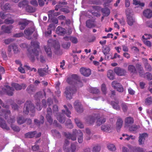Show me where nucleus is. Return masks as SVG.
<instances>
[{
	"mask_svg": "<svg viewBox=\"0 0 152 152\" xmlns=\"http://www.w3.org/2000/svg\"><path fill=\"white\" fill-rule=\"evenodd\" d=\"M64 107L65 108L66 111L63 110H62V115L63 114H66L67 117H70V115L71 113V112L69 110L66 105H64Z\"/></svg>",
	"mask_w": 152,
	"mask_h": 152,
	"instance_id": "obj_34",
	"label": "nucleus"
},
{
	"mask_svg": "<svg viewBox=\"0 0 152 152\" xmlns=\"http://www.w3.org/2000/svg\"><path fill=\"white\" fill-rule=\"evenodd\" d=\"M86 26L89 28L94 27L96 25L94 23V20H88L86 22Z\"/></svg>",
	"mask_w": 152,
	"mask_h": 152,
	"instance_id": "obj_31",
	"label": "nucleus"
},
{
	"mask_svg": "<svg viewBox=\"0 0 152 152\" xmlns=\"http://www.w3.org/2000/svg\"><path fill=\"white\" fill-rule=\"evenodd\" d=\"M146 77L147 79L149 80L152 79V74L149 72H146L145 73Z\"/></svg>",
	"mask_w": 152,
	"mask_h": 152,
	"instance_id": "obj_62",
	"label": "nucleus"
},
{
	"mask_svg": "<svg viewBox=\"0 0 152 152\" xmlns=\"http://www.w3.org/2000/svg\"><path fill=\"white\" fill-rule=\"evenodd\" d=\"M12 28V26H7L3 25L1 26V29L3 32L9 34L11 32V30Z\"/></svg>",
	"mask_w": 152,
	"mask_h": 152,
	"instance_id": "obj_20",
	"label": "nucleus"
},
{
	"mask_svg": "<svg viewBox=\"0 0 152 152\" xmlns=\"http://www.w3.org/2000/svg\"><path fill=\"white\" fill-rule=\"evenodd\" d=\"M107 148L109 150L112 151H114L116 150L115 145L113 144H108L107 145Z\"/></svg>",
	"mask_w": 152,
	"mask_h": 152,
	"instance_id": "obj_47",
	"label": "nucleus"
},
{
	"mask_svg": "<svg viewBox=\"0 0 152 152\" xmlns=\"http://www.w3.org/2000/svg\"><path fill=\"white\" fill-rule=\"evenodd\" d=\"M37 132H28L25 134V136L26 138H32L35 137V135L36 134Z\"/></svg>",
	"mask_w": 152,
	"mask_h": 152,
	"instance_id": "obj_38",
	"label": "nucleus"
},
{
	"mask_svg": "<svg viewBox=\"0 0 152 152\" xmlns=\"http://www.w3.org/2000/svg\"><path fill=\"white\" fill-rule=\"evenodd\" d=\"M12 49L15 54L18 53L19 52L17 45H13Z\"/></svg>",
	"mask_w": 152,
	"mask_h": 152,
	"instance_id": "obj_61",
	"label": "nucleus"
},
{
	"mask_svg": "<svg viewBox=\"0 0 152 152\" xmlns=\"http://www.w3.org/2000/svg\"><path fill=\"white\" fill-rule=\"evenodd\" d=\"M114 71L117 75L120 76L125 75L126 73V70L119 67H115Z\"/></svg>",
	"mask_w": 152,
	"mask_h": 152,
	"instance_id": "obj_10",
	"label": "nucleus"
},
{
	"mask_svg": "<svg viewBox=\"0 0 152 152\" xmlns=\"http://www.w3.org/2000/svg\"><path fill=\"white\" fill-rule=\"evenodd\" d=\"M1 56L3 59L4 60H6L7 59V56L6 54V52L5 50L2 49L1 51Z\"/></svg>",
	"mask_w": 152,
	"mask_h": 152,
	"instance_id": "obj_57",
	"label": "nucleus"
},
{
	"mask_svg": "<svg viewBox=\"0 0 152 152\" xmlns=\"http://www.w3.org/2000/svg\"><path fill=\"white\" fill-rule=\"evenodd\" d=\"M113 129V127L110 124H105L101 126V130L104 132H109V131Z\"/></svg>",
	"mask_w": 152,
	"mask_h": 152,
	"instance_id": "obj_19",
	"label": "nucleus"
},
{
	"mask_svg": "<svg viewBox=\"0 0 152 152\" xmlns=\"http://www.w3.org/2000/svg\"><path fill=\"white\" fill-rule=\"evenodd\" d=\"M17 121L19 124H21L25 122V119L22 116H19L17 118Z\"/></svg>",
	"mask_w": 152,
	"mask_h": 152,
	"instance_id": "obj_41",
	"label": "nucleus"
},
{
	"mask_svg": "<svg viewBox=\"0 0 152 152\" xmlns=\"http://www.w3.org/2000/svg\"><path fill=\"white\" fill-rule=\"evenodd\" d=\"M75 123L77 126L81 129L84 128V125L81 121L78 118H75Z\"/></svg>",
	"mask_w": 152,
	"mask_h": 152,
	"instance_id": "obj_39",
	"label": "nucleus"
},
{
	"mask_svg": "<svg viewBox=\"0 0 152 152\" xmlns=\"http://www.w3.org/2000/svg\"><path fill=\"white\" fill-rule=\"evenodd\" d=\"M12 87L17 91L20 90L22 89H24L26 87V85L25 84L22 83L20 85L17 83H13L12 84Z\"/></svg>",
	"mask_w": 152,
	"mask_h": 152,
	"instance_id": "obj_13",
	"label": "nucleus"
},
{
	"mask_svg": "<svg viewBox=\"0 0 152 152\" xmlns=\"http://www.w3.org/2000/svg\"><path fill=\"white\" fill-rule=\"evenodd\" d=\"M51 132L54 136H56L58 137H60V133L56 129H53L51 130Z\"/></svg>",
	"mask_w": 152,
	"mask_h": 152,
	"instance_id": "obj_53",
	"label": "nucleus"
},
{
	"mask_svg": "<svg viewBox=\"0 0 152 152\" xmlns=\"http://www.w3.org/2000/svg\"><path fill=\"white\" fill-rule=\"evenodd\" d=\"M107 76L110 80H113L114 79V74L112 70H110L108 71L107 73Z\"/></svg>",
	"mask_w": 152,
	"mask_h": 152,
	"instance_id": "obj_42",
	"label": "nucleus"
},
{
	"mask_svg": "<svg viewBox=\"0 0 152 152\" xmlns=\"http://www.w3.org/2000/svg\"><path fill=\"white\" fill-rule=\"evenodd\" d=\"M47 72V69L45 68H40L38 70V72L40 76H44Z\"/></svg>",
	"mask_w": 152,
	"mask_h": 152,
	"instance_id": "obj_33",
	"label": "nucleus"
},
{
	"mask_svg": "<svg viewBox=\"0 0 152 152\" xmlns=\"http://www.w3.org/2000/svg\"><path fill=\"white\" fill-rule=\"evenodd\" d=\"M101 90L102 92L104 94L107 93V89L105 84H103L102 85Z\"/></svg>",
	"mask_w": 152,
	"mask_h": 152,
	"instance_id": "obj_59",
	"label": "nucleus"
},
{
	"mask_svg": "<svg viewBox=\"0 0 152 152\" xmlns=\"http://www.w3.org/2000/svg\"><path fill=\"white\" fill-rule=\"evenodd\" d=\"M124 121L125 126L129 127L134 123V119L132 117L129 116L126 117Z\"/></svg>",
	"mask_w": 152,
	"mask_h": 152,
	"instance_id": "obj_15",
	"label": "nucleus"
},
{
	"mask_svg": "<svg viewBox=\"0 0 152 152\" xmlns=\"http://www.w3.org/2000/svg\"><path fill=\"white\" fill-rule=\"evenodd\" d=\"M11 127L12 129L15 131L19 132L20 130V129L19 127L14 125H11Z\"/></svg>",
	"mask_w": 152,
	"mask_h": 152,
	"instance_id": "obj_58",
	"label": "nucleus"
},
{
	"mask_svg": "<svg viewBox=\"0 0 152 152\" xmlns=\"http://www.w3.org/2000/svg\"><path fill=\"white\" fill-rule=\"evenodd\" d=\"M4 114L5 118L7 119L8 117V115L10 116V111L9 110H5L2 109L0 110V116L3 115Z\"/></svg>",
	"mask_w": 152,
	"mask_h": 152,
	"instance_id": "obj_26",
	"label": "nucleus"
},
{
	"mask_svg": "<svg viewBox=\"0 0 152 152\" xmlns=\"http://www.w3.org/2000/svg\"><path fill=\"white\" fill-rule=\"evenodd\" d=\"M28 4V1L26 0H24L19 2L18 6L20 8H26Z\"/></svg>",
	"mask_w": 152,
	"mask_h": 152,
	"instance_id": "obj_36",
	"label": "nucleus"
},
{
	"mask_svg": "<svg viewBox=\"0 0 152 152\" xmlns=\"http://www.w3.org/2000/svg\"><path fill=\"white\" fill-rule=\"evenodd\" d=\"M127 22L129 25L132 26L134 23L135 22V19L132 16H129L127 17Z\"/></svg>",
	"mask_w": 152,
	"mask_h": 152,
	"instance_id": "obj_35",
	"label": "nucleus"
},
{
	"mask_svg": "<svg viewBox=\"0 0 152 152\" xmlns=\"http://www.w3.org/2000/svg\"><path fill=\"white\" fill-rule=\"evenodd\" d=\"M0 126L7 130H9L10 129V128L7 126L5 121L1 118H0Z\"/></svg>",
	"mask_w": 152,
	"mask_h": 152,
	"instance_id": "obj_22",
	"label": "nucleus"
},
{
	"mask_svg": "<svg viewBox=\"0 0 152 152\" xmlns=\"http://www.w3.org/2000/svg\"><path fill=\"white\" fill-rule=\"evenodd\" d=\"M90 92L93 94H98L100 92L99 90L96 88H93L91 89Z\"/></svg>",
	"mask_w": 152,
	"mask_h": 152,
	"instance_id": "obj_56",
	"label": "nucleus"
},
{
	"mask_svg": "<svg viewBox=\"0 0 152 152\" xmlns=\"http://www.w3.org/2000/svg\"><path fill=\"white\" fill-rule=\"evenodd\" d=\"M71 45V43L69 42H64L62 45V47L65 49H68L69 48Z\"/></svg>",
	"mask_w": 152,
	"mask_h": 152,
	"instance_id": "obj_48",
	"label": "nucleus"
},
{
	"mask_svg": "<svg viewBox=\"0 0 152 152\" xmlns=\"http://www.w3.org/2000/svg\"><path fill=\"white\" fill-rule=\"evenodd\" d=\"M35 28L34 27H31L26 28L24 31V33L26 36H28L27 38L28 39H31V37L29 36L31 35L34 31Z\"/></svg>",
	"mask_w": 152,
	"mask_h": 152,
	"instance_id": "obj_12",
	"label": "nucleus"
},
{
	"mask_svg": "<svg viewBox=\"0 0 152 152\" xmlns=\"http://www.w3.org/2000/svg\"><path fill=\"white\" fill-rule=\"evenodd\" d=\"M66 81L70 84L76 85L77 86L80 87L82 86V83L78 77L75 74L73 75L68 77Z\"/></svg>",
	"mask_w": 152,
	"mask_h": 152,
	"instance_id": "obj_2",
	"label": "nucleus"
},
{
	"mask_svg": "<svg viewBox=\"0 0 152 152\" xmlns=\"http://www.w3.org/2000/svg\"><path fill=\"white\" fill-rule=\"evenodd\" d=\"M78 135L77 140L78 142L81 143L83 141V134L80 130H78L77 132Z\"/></svg>",
	"mask_w": 152,
	"mask_h": 152,
	"instance_id": "obj_29",
	"label": "nucleus"
},
{
	"mask_svg": "<svg viewBox=\"0 0 152 152\" xmlns=\"http://www.w3.org/2000/svg\"><path fill=\"white\" fill-rule=\"evenodd\" d=\"M74 107L77 112L81 113L83 111V106L78 100L76 101L74 104Z\"/></svg>",
	"mask_w": 152,
	"mask_h": 152,
	"instance_id": "obj_11",
	"label": "nucleus"
},
{
	"mask_svg": "<svg viewBox=\"0 0 152 152\" xmlns=\"http://www.w3.org/2000/svg\"><path fill=\"white\" fill-rule=\"evenodd\" d=\"M144 66L146 71L151 72L152 70V68L151 66L148 62L147 59H145L144 62Z\"/></svg>",
	"mask_w": 152,
	"mask_h": 152,
	"instance_id": "obj_28",
	"label": "nucleus"
},
{
	"mask_svg": "<svg viewBox=\"0 0 152 152\" xmlns=\"http://www.w3.org/2000/svg\"><path fill=\"white\" fill-rule=\"evenodd\" d=\"M36 90V88L33 85H30L27 88L26 91L27 92L31 94H33Z\"/></svg>",
	"mask_w": 152,
	"mask_h": 152,
	"instance_id": "obj_27",
	"label": "nucleus"
},
{
	"mask_svg": "<svg viewBox=\"0 0 152 152\" xmlns=\"http://www.w3.org/2000/svg\"><path fill=\"white\" fill-rule=\"evenodd\" d=\"M121 106L123 112L124 113L126 112L128 108V104L125 103H123L121 104Z\"/></svg>",
	"mask_w": 152,
	"mask_h": 152,
	"instance_id": "obj_46",
	"label": "nucleus"
},
{
	"mask_svg": "<svg viewBox=\"0 0 152 152\" xmlns=\"http://www.w3.org/2000/svg\"><path fill=\"white\" fill-rule=\"evenodd\" d=\"M101 150V147L99 145L94 146L92 148L93 152H99Z\"/></svg>",
	"mask_w": 152,
	"mask_h": 152,
	"instance_id": "obj_51",
	"label": "nucleus"
},
{
	"mask_svg": "<svg viewBox=\"0 0 152 152\" xmlns=\"http://www.w3.org/2000/svg\"><path fill=\"white\" fill-rule=\"evenodd\" d=\"M52 112L51 109L50 107L47 109V114L46 115V118L47 121L50 124H52L53 122V119L52 118Z\"/></svg>",
	"mask_w": 152,
	"mask_h": 152,
	"instance_id": "obj_8",
	"label": "nucleus"
},
{
	"mask_svg": "<svg viewBox=\"0 0 152 152\" xmlns=\"http://www.w3.org/2000/svg\"><path fill=\"white\" fill-rule=\"evenodd\" d=\"M152 102V99L151 97H149L146 99L145 103L146 104L149 105L151 104Z\"/></svg>",
	"mask_w": 152,
	"mask_h": 152,
	"instance_id": "obj_63",
	"label": "nucleus"
},
{
	"mask_svg": "<svg viewBox=\"0 0 152 152\" xmlns=\"http://www.w3.org/2000/svg\"><path fill=\"white\" fill-rule=\"evenodd\" d=\"M112 86L114 89H116L117 90L120 92H122L124 91V88L123 86L117 81H113L111 83Z\"/></svg>",
	"mask_w": 152,
	"mask_h": 152,
	"instance_id": "obj_9",
	"label": "nucleus"
},
{
	"mask_svg": "<svg viewBox=\"0 0 152 152\" xmlns=\"http://www.w3.org/2000/svg\"><path fill=\"white\" fill-rule=\"evenodd\" d=\"M53 47L56 50H58L60 48L59 43L58 41L54 42L53 43Z\"/></svg>",
	"mask_w": 152,
	"mask_h": 152,
	"instance_id": "obj_49",
	"label": "nucleus"
},
{
	"mask_svg": "<svg viewBox=\"0 0 152 152\" xmlns=\"http://www.w3.org/2000/svg\"><path fill=\"white\" fill-rule=\"evenodd\" d=\"M133 4L136 5H139L142 7H144L145 5L144 3H141L140 1L138 0H133Z\"/></svg>",
	"mask_w": 152,
	"mask_h": 152,
	"instance_id": "obj_52",
	"label": "nucleus"
},
{
	"mask_svg": "<svg viewBox=\"0 0 152 152\" xmlns=\"http://www.w3.org/2000/svg\"><path fill=\"white\" fill-rule=\"evenodd\" d=\"M98 116V113L94 114L87 116L85 118L86 123L89 125H93Z\"/></svg>",
	"mask_w": 152,
	"mask_h": 152,
	"instance_id": "obj_6",
	"label": "nucleus"
},
{
	"mask_svg": "<svg viewBox=\"0 0 152 152\" xmlns=\"http://www.w3.org/2000/svg\"><path fill=\"white\" fill-rule=\"evenodd\" d=\"M133 11L132 9L127 8L126 10V14L127 17L129 16H131Z\"/></svg>",
	"mask_w": 152,
	"mask_h": 152,
	"instance_id": "obj_54",
	"label": "nucleus"
},
{
	"mask_svg": "<svg viewBox=\"0 0 152 152\" xmlns=\"http://www.w3.org/2000/svg\"><path fill=\"white\" fill-rule=\"evenodd\" d=\"M148 137V134L145 133L142 134H140L138 141L140 145H142L144 143L145 137Z\"/></svg>",
	"mask_w": 152,
	"mask_h": 152,
	"instance_id": "obj_17",
	"label": "nucleus"
},
{
	"mask_svg": "<svg viewBox=\"0 0 152 152\" xmlns=\"http://www.w3.org/2000/svg\"><path fill=\"white\" fill-rule=\"evenodd\" d=\"M80 71L82 75L86 77L89 76L91 74V70L86 68L82 67L80 68Z\"/></svg>",
	"mask_w": 152,
	"mask_h": 152,
	"instance_id": "obj_14",
	"label": "nucleus"
},
{
	"mask_svg": "<svg viewBox=\"0 0 152 152\" xmlns=\"http://www.w3.org/2000/svg\"><path fill=\"white\" fill-rule=\"evenodd\" d=\"M46 93L43 90V91H40L37 93L34 96V98L36 100L39 99L43 98L44 96L45 97Z\"/></svg>",
	"mask_w": 152,
	"mask_h": 152,
	"instance_id": "obj_16",
	"label": "nucleus"
},
{
	"mask_svg": "<svg viewBox=\"0 0 152 152\" xmlns=\"http://www.w3.org/2000/svg\"><path fill=\"white\" fill-rule=\"evenodd\" d=\"M123 121L121 118L120 117L118 118L116 122V128L118 132H119L120 129L121 128L123 125Z\"/></svg>",
	"mask_w": 152,
	"mask_h": 152,
	"instance_id": "obj_21",
	"label": "nucleus"
},
{
	"mask_svg": "<svg viewBox=\"0 0 152 152\" xmlns=\"http://www.w3.org/2000/svg\"><path fill=\"white\" fill-rule=\"evenodd\" d=\"M32 113H34L35 111V107L34 105L33 104L31 101H27L23 107V113L27 115L29 111Z\"/></svg>",
	"mask_w": 152,
	"mask_h": 152,
	"instance_id": "obj_3",
	"label": "nucleus"
},
{
	"mask_svg": "<svg viewBox=\"0 0 152 152\" xmlns=\"http://www.w3.org/2000/svg\"><path fill=\"white\" fill-rule=\"evenodd\" d=\"M101 11L104 16H108L110 13V11L109 9L107 7L102 9Z\"/></svg>",
	"mask_w": 152,
	"mask_h": 152,
	"instance_id": "obj_37",
	"label": "nucleus"
},
{
	"mask_svg": "<svg viewBox=\"0 0 152 152\" xmlns=\"http://www.w3.org/2000/svg\"><path fill=\"white\" fill-rule=\"evenodd\" d=\"M45 50L48 56L51 57L52 56V52L50 47L49 46H45Z\"/></svg>",
	"mask_w": 152,
	"mask_h": 152,
	"instance_id": "obj_40",
	"label": "nucleus"
},
{
	"mask_svg": "<svg viewBox=\"0 0 152 152\" xmlns=\"http://www.w3.org/2000/svg\"><path fill=\"white\" fill-rule=\"evenodd\" d=\"M140 128L139 125H137L135 124L132 125L129 127V130L131 132L136 131L138 129Z\"/></svg>",
	"mask_w": 152,
	"mask_h": 152,
	"instance_id": "obj_43",
	"label": "nucleus"
},
{
	"mask_svg": "<svg viewBox=\"0 0 152 152\" xmlns=\"http://www.w3.org/2000/svg\"><path fill=\"white\" fill-rule=\"evenodd\" d=\"M31 47L34 48V49H32L30 51L28 50L29 52V57L30 60L32 61L35 60V56H38L39 55L37 49L39 48V43L37 42H31Z\"/></svg>",
	"mask_w": 152,
	"mask_h": 152,
	"instance_id": "obj_1",
	"label": "nucleus"
},
{
	"mask_svg": "<svg viewBox=\"0 0 152 152\" xmlns=\"http://www.w3.org/2000/svg\"><path fill=\"white\" fill-rule=\"evenodd\" d=\"M70 40L74 44H76L78 42L77 39L75 37H71Z\"/></svg>",
	"mask_w": 152,
	"mask_h": 152,
	"instance_id": "obj_60",
	"label": "nucleus"
},
{
	"mask_svg": "<svg viewBox=\"0 0 152 152\" xmlns=\"http://www.w3.org/2000/svg\"><path fill=\"white\" fill-rule=\"evenodd\" d=\"M77 89L75 86H71L67 87L64 92L67 99H70L72 98L74 94L76 92Z\"/></svg>",
	"mask_w": 152,
	"mask_h": 152,
	"instance_id": "obj_4",
	"label": "nucleus"
},
{
	"mask_svg": "<svg viewBox=\"0 0 152 152\" xmlns=\"http://www.w3.org/2000/svg\"><path fill=\"white\" fill-rule=\"evenodd\" d=\"M6 89H4L7 94L9 96H12L13 94V91H14V89L8 85L6 86Z\"/></svg>",
	"mask_w": 152,
	"mask_h": 152,
	"instance_id": "obj_25",
	"label": "nucleus"
},
{
	"mask_svg": "<svg viewBox=\"0 0 152 152\" xmlns=\"http://www.w3.org/2000/svg\"><path fill=\"white\" fill-rule=\"evenodd\" d=\"M96 119H97V121L96 124L97 126H99L106 121L105 118L103 116L100 117L99 114L98 118H96Z\"/></svg>",
	"mask_w": 152,
	"mask_h": 152,
	"instance_id": "obj_18",
	"label": "nucleus"
},
{
	"mask_svg": "<svg viewBox=\"0 0 152 152\" xmlns=\"http://www.w3.org/2000/svg\"><path fill=\"white\" fill-rule=\"evenodd\" d=\"M53 110L54 115L56 116L57 119L59 121L62 123H64L65 121V119L62 113H58V107L57 105H54L53 106Z\"/></svg>",
	"mask_w": 152,
	"mask_h": 152,
	"instance_id": "obj_5",
	"label": "nucleus"
},
{
	"mask_svg": "<svg viewBox=\"0 0 152 152\" xmlns=\"http://www.w3.org/2000/svg\"><path fill=\"white\" fill-rule=\"evenodd\" d=\"M7 121L8 123L9 124H12V123H14L15 121V117L14 116L10 117L9 118H7Z\"/></svg>",
	"mask_w": 152,
	"mask_h": 152,
	"instance_id": "obj_55",
	"label": "nucleus"
},
{
	"mask_svg": "<svg viewBox=\"0 0 152 152\" xmlns=\"http://www.w3.org/2000/svg\"><path fill=\"white\" fill-rule=\"evenodd\" d=\"M54 10H51L48 12L49 20H50V19H52L53 18L55 17L54 16Z\"/></svg>",
	"mask_w": 152,
	"mask_h": 152,
	"instance_id": "obj_44",
	"label": "nucleus"
},
{
	"mask_svg": "<svg viewBox=\"0 0 152 152\" xmlns=\"http://www.w3.org/2000/svg\"><path fill=\"white\" fill-rule=\"evenodd\" d=\"M26 10L27 12H33L35 10V8L28 5L26 7Z\"/></svg>",
	"mask_w": 152,
	"mask_h": 152,
	"instance_id": "obj_45",
	"label": "nucleus"
},
{
	"mask_svg": "<svg viewBox=\"0 0 152 152\" xmlns=\"http://www.w3.org/2000/svg\"><path fill=\"white\" fill-rule=\"evenodd\" d=\"M128 70L131 73L133 74L137 73V71L135 67L133 65H129L128 66Z\"/></svg>",
	"mask_w": 152,
	"mask_h": 152,
	"instance_id": "obj_30",
	"label": "nucleus"
},
{
	"mask_svg": "<svg viewBox=\"0 0 152 152\" xmlns=\"http://www.w3.org/2000/svg\"><path fill=\"white\" fill-rule=\"evenodd\" d=\"M71 152H75L76 149V145L73 143H72L71 145Z\"/></svg>",
	"mask_w": 152,
	"mask_h": 152,
	"instance_id": "obj_64",
	"label": "nucleus"
},
{
	"mask_svg": "<svg viewBox=\"0 0 152 152\" xmlns=\"http://www.w3.org/2000/svg\"><path fill=\"white\" fill-rule=\"evenodd\" d=\"M110 50V49L109 47L106 46L105 48H103L102 52L105 55H106L109 54Z\"/></svg>",
	"mask_w": 152,
	"mask_h": 152,
	"instance_id": "obj_50",
	"label": "nucleus"
},
{
	"mask_svg": "<svg viewBox=\"0 0 152 152\" xmlns=\"http://www.w3.org/2000/svg\"><path fill=\"white\" fill-rule=\"evenodd\" d=\"M119 103L118 101L116 100L115 101H112L111 104L114 109L117 110H119L120 108V106L118 105Z\"/></svg>",
	"mask_w": 152,
	"mask_h": 152,
	"instance_id": "obj_32",
	"label": "nucleus"
},
{
	"mask_svg": "<svg viewBox=\"0 0 152 152\" xmlns=\"http://www.w3.org/2000/svg\"><path fill=\"white\" fill-rule=\"evenodd\" d=\"M143 15L144 17L150 18L152 17V11L149 9H147L143 12Z\"/></svg>",
	"mask_w": 152,
	"mask_h": 152,
	"instance_id": "obj_23",
	"label": "nucleus"
},
{
	"mask_svg": "<svg viewBox=\"0 0 152 152\" xmlns=\"http://www.w3.org/2000/svg\"><path fill=\"white\" fill-rule=\"evenodd\" d=\"M56 32L58 35H63L66 34V30L64 28L59 26L57 28Z\"/></svg>",
	"mask_w": 152,
	"mask_h": 152,
	"instance_id": "obj_24",
	"label": "nucleus"
},
{
	"mask_svg": "<svg viewBox=\"0 0 152 152\" xmlns=\"http://www.w3.org/2000/svg\"><path fill=\"white\" fill-rule=\"evenodd\" d=\"M78 130L75 129L73 130L72 133L70 134L69 132H65L64 134L65 137L68 139H71L73 141H75L77 139V134Z\"/></svg>",
	"mask_w": 152,
	"mask_h": 152,
	"instance_id": "obj_7",
	"label": "nucleus"
}]
</instances>
